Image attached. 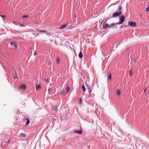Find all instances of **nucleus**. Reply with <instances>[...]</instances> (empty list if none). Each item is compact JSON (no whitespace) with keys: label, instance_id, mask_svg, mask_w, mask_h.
I'll return each mask as SVG.
<instances>
[{"label":"nucleus","instance_id":"5701e85b","mask_svg":"<svg viewBox=\"0 0 149 149\" xmlns=\"http://www.w3.org/2000/svg\"><path fill=\"white\" fill-rule=\"evenodd\" d=\"M82 102V99L81 98H80L79 100V104H81Z\"/></svg>","mask_w":149,"mask_h":149},{"label":"nucleus","instance_id":"c9c22d12","mask_svg":"<svg viewBox=\"0 0 149 149\" xmlns=\"http://www.w3.org/2000/svg\"><path fill=\"white\" fill-rule=\"evenodd\" d=\"M121 26L120 27H121L122 26Z\"/></svg>","mask_w":149,"mask_h":149},{"label":"nucleus","instance_id":"e433bc0d","mask_svg":"<svg viewBox=\"0 0 149 149\" xmlns=\"http://www.w3.org/2000/svg\"><path fill=\"white\" fill-rule=\"evenodd\" d=\"M4 16H2V17H4Z\"/></svg>","mask_w":149,"mask_h":149},{"label":"nucleus","instance_id":"4c0bfd02","mask_svg":"<svg viewBox=\"0 0 149 149\" xmlns=\"http://www.w3.org/2000/svg\"><path fill=\"white\" fill-rule=\"evenodd\" d=\"M76 17V15H75V17Z\"/></svg>","mask_w":149,"mask_h":149},{"label":"nucleus","instance_id":"c756f323","mask_svg":"<svg viewBox=\"0 0 149 149\" xmlns=\"http://www.w3.org/2000/svg\"><path fill=\"white\" fill-rule=\"evenodd\" d=\"M119 9L120 10H121V9H122V7H121V6H120L119 7Z\"/></svg>","mask_w":149,"mask_h":149},{"label":"nucleus","instance_id":"1a4fd4ad","mask_svg":"<svg viewBox=\"0 0 149 149\" xmlns=\"http://www.w3.org/2000/svg\"><path fill=\"white\" fill-rule=\"evenodd\" d=\"M41 88V86L40 84L37 85L36 87V90H39Z\"/></svg>","mask_w":149,"mask_h":149},{"label":"nucleus","instance_id":"473e14b6","mask_svg":"<svg viewBox=\"0 0 149 149\" xmlns=\"http://www.w3.org/2000/svg\"><path fill=\"white\" fill-rule=\"evenodd\" d=\"M85 85H86V86L88 87V85H87V84L86 83L85 84Z\"/></svg>","mask_w":149,"mask_h":149},{"label":"nucleus","instance_id":"20e7f679","mask_svg":"<svg viewBox=\"0 0 149 149\" xmlns=\"http://www.w3.org/2000/svg\"><path fill=\"white\" fill-rule=\"evenodd\" d=\"M10 45L12 46H13L16 48H17V45L14 41L10 40L9 42Z\"/></svg>","mask_w":149,"mask_h":149},{"label":"nucleus","instance_id":"9d476101","mask_svg":"<svg viewBox=\"0 0 149 149\" xmlns=\"http://www.w3.org/2000/svg\"><path fill=\"white\" fill-rule=\"evenodd\" d=\"M66 26V24H64V25H61V26H60L59 27V29H63L65 28Z\"/></svg>","mask_w":149,"mask_h":149},{"label":"nucleus","instance_id":"b1692460","mask_svg":"<svg viewBox=\"0 0 149 149\" xmlns=\"http://www.w3.org/2000/svg\"><path fill=\"white\" fill-rule=\"evenodd\" d=\"M38 31L40 32H43V33H45V32H46V31H42V30H38Z\"/></svg>","mask_w":149,"mask_h":149},{"label":"nucleus","instance_id":"4be33fe9","mask_svg":"<svg viewBox=\"0 0 149 149\" xmlns=\"http://www.w3.org/2000/svg\"><path fill=\"white\" fill-rule=\"evenodd\" d=\"M70 90V88L69 87H68L66 88V91L67 92H68Z\"/></svg>","mask_w":149,"mask_h":149},{"label":"nucleus","instance_id":"4468645a","mask_svg":"<svg viewBox=\"0 0 149 149\" xmlns=\"http://www.w3.org/2000/svg\"><path fill=\"white\" fill-rule=\"evenodd\" d=\"M15 75H14V79H17V76H18L17 74V71L16 70H15Z\"/></svg>","mask_w":149,"mask_h":149},{"label":"nucleus","instance_id":"6e6552de","mask_svg":"<svg viewBox=\"0 0 149 149\" xmlns=\"http://www.w3.org/2000/svg\"><path fill=\"white\" fill-rule=\"evenodd\" d=\"M52 110L53 111H54L56 112L58 110L57 107L56 106L53 107H52Z\"/></svg>","mask_w":149,"mask_h":149},{"label":"nucleus","instance_id":"f3484780","mask_svg":"<svg viewBox=\"0 0 149 149\" xmlns=\"http://www.w3.org/2000/svg\"><path fill=\"white\" fill-rule=\"evenodd\" d=\"M129 74H130V77L132 75V69H130L129 71Z\"/></svg>","mask_w":149,"mask_h":149},{"label":"nucleus","instance_id":"2eb2a0df","mask_svg":"<svg viewBox=\"0 0 149 149\" xmlns=\"http://www.w3.org/2000/svg\"><path fill=\"white\" fill-rule=\"evenodd\" d=\"M79 57L80 58H81L83 57V54L81 52H80L79 54Z\"/></svg>","mask_w":149,"mask_h":149},{"label":"nucleus","instance_id":"9b49d317","mask_svg":"<svg viewBox=\"0 0 149 149\" xmlns=\"http://www.w3.org/2000/svg\"><path fill=\"white\" fill-rule=\"evenodd\" d=\"M81 89L83 90V92H85L86 91V88L84 85H82L81 86Z\"/></svg>","mask_w":149,"mask_h":149},{"label":"nucleus","instance_id":"7c9ffc66","mask_svg":"<svg viewBox=\"0 0 149 149\" xmlns=\"http://www.w3.org/2000/svg\"><path fill=\"white\" fill-rule=\"evenodd\" d=\"M47 34H48V35H49L50 34V33L46 31V32H45Z\"/></svg>","mask_w":149,"mask_h":149},{"label":"nucleus","instance_id":"a211bd4d","mask_svg":"<svg viewBox=\"0 0 149 149\" xmlns=\"http://www.w3.org/2000/svg\"><path fill=\"white\" fill-rule=\"evenodd\" d=\"M108 78L109 79V80H111V73H109V74L108 75Z\"/></svg>","mask_w":149,"mask_h":149},{"label":"nucleus","instance_id":"dca6fc26","mask_svg":"<svg viewBox=\"0 0 149 149\" xmlns=\"http://www.w3.org/2000/svg\"><path fill=\"white\" fill-rule=\"evenodd\" d=\"M25 120H27V122H26V125H28L29 123H30V121H29V119H25Z\"/></svg>","mask_w":149,"mask_h":149},{"label":"nucleus","instance_id":"423d86ee","mask_svg":"<svg viewBox=\"0 0 149 149\" xmlns=\"http://www.w3.org/2000/svg\"><path fill=\"white\" fill-rule=\"evenodd\" d=\"M73 132L74 133H77L79 134H81L82 133L81 130H75L73 131Z\"/></svg>","mask_w":149,"mask_h":149},{"label":"nucleus","instance_id":"0eeeda50","mask_svg":"<svg viewBox=\"0 0 149 149\" xmlns=\"http://www.w3.org/2000/svg\"><path fill=\"white\" fill-rule=\"evenodd\" d=\"M20 88L23 90H24L26 88V85L25 84H22L20 87Z\"/></svg>","mask_w":149,"mask_h":149},{"label":"nucleus","instance_id":"f03ea898","mask_svg":"<svg viewBox=\"0 0 149 149\" xmlns=\"http://www.w3.org/2000/svg\"><path fill=\"white\" fill-rule=\"evenodd\" d=\"M122 13V12L121 10H120L118 12H116L113 15L112 17H115L116 16H118L120 15Z\"/></svg>","mask_w":149,"mask_h":149},{"label":"nucleus","instance_id":"6ab92c4d","mask_svg":"<svg viewBox=\"0 0 149 149\" xmlns=\"http://www.w3.org/2000/svg\"><path fill=\"white\" fill-rule=\"evenodd\" d=\"M88 90L89 93L90 94L92 92V90L90 87L88 88Z\"/></svg>","mask_w":149,"mask_h":149},{"label":"nucleus","instance_id":"7ed1b4c3","mask_svg":"<svg viewBox=\"0 0 149 149\" xmlns=\"http://www.w3.org/2000/svg\"><path fill=\"white\" fill-rule=\"evenodd\" d=\"M125 19V17L123 15H122L119 19L120 22L117 23L116 24H121L124 21Z\"/></svg>","mask_w":149,"mask_h":149},{"label":"nucleus","instance_id":"f8f14e48","mask_svg":"<svg viewBox=\"0 0 149 149\" xmlns=\"http://www.w3.org/2000/svg\"><path fill=\"white\" fill-rule=\"evenodd\" d=\"M20 137H22L23 138H25L26 136L25 134L23 133H22L20 134Z\"/></svg>","mask_w":149,"mask_h":149},{"label":"nucleus","instance_id":"f257e3e1","mask_svg":"<svg viewBox=\"0 0 149 149\" xmlns=\"http://www.w3.org/2000/svg\"><path fill=\"white\" fill-rule=\"evenodd\" d=\"M107 20L105 21V22L103 23V26L104 28H110L114 25L115 24L114 23H112L111 24H108L106 23Z\"/></svg>","mask_w":149,"mask_h":149},{"label":"nucleus","instance_id":"f704fd0d","mask_svg":"<svg viewBox=\"0 0 149 149\" xmlns=\"http://www.w3.org/2000/svg\"><path fill=\"white\" fill-rule=\"evenodd\" d=\"M38 15H36V17H37L38 16Z\"/></svg>","mask_w":149,"mask_h":149},{"label":"nucleus","instance_id":"c85d7f7f","mask_svg":"<svg viewBox=\"0 0 149 149\" xmlns=\"http://www.w3.org/2000/svg\"><path fill=\"white\" fill-rule=\"evenodd\" d=\"M20 25L21 26H22V27H24V26H24V24H20Z\"/></svg>","mask_w":149,"mask_h":149},{"label":"nucleus","instance_id":"393cba45","mask_svg":"<svg viewBox=\"0 0 149 149\" xmlns=\"http://www.w3.org/2000/svg\"><path fill=\"white\" fill-rule=\"evenodd\" d=\"M28 17V16L27 15H25L22 16V18H27Z\"/></svg>","mask_w":149,"mask_h":149},{"label":"nucleus","instance_id":"ddd939ff","mask_svg":"<svg viewBox=\"0 0 149 149\" xmlns=\"http://www.w3.org/2000/svg\"><path fill=\"white\" fill-rule=\"evenodd\" d=\"M116 92L117 93V95L119 96L120 95V91L118 89H117L116 90Z\"/></svg>","mask_w":149,"mask_h":149},{"label":"nucleus","instance_id":"a878e982","mask_svg":"<svg viewBox=\"0 0 149 149\" xmlns=\"http://www.w3.org/2000/svg\"><path fill=\"white\" fill-rule=\"evenodd\" d=\"M146 88L145 86L144 87V88H143V90H144V93L146 92Z\"/></svg>","mask_w":149,"mask_h":149},{"label":"nucleus","instance_id":"2f4dec72","mask_svg":"<svg viewBox=\"0 0 149 149\" xmlns=\"http://www.w3.org/2000/svg\"><path fill=\"white\" fill-rule=\"evenodd\" d=\"M36 52L35 51L34 53V55H35L36 54Z\"/></svg>","mask_w":149,"mask_h":149},{"label":"nucleus","instance_id":"aec40b11","mask_svg":"<svg viewBox=\"0 0 149 149\" xmlns=\"http://www.w3.org/2000/svg\"><path fill=\"white\" fill-rule=\"evenodd\" d=\"M61 95H64L65 94V91H62L61 93Z\"/></svg>","mask_w":149,"mask_h":149},{"label":"nucleus","instance_id":"412c9836","mask_svg":"<svg viewBox=\"0 0 149 149\" xmlns=\"http://www.w3.org/2000/svg\"><path fill=\"white\" fill-rule=\"evenodd\" d=\"M56 63H60V59L59 58H57L56 59Z\"/></svg>","mask_w":149,"mask_h":149},{"label":"nucleus","instance_id":"bb28decb","mask_svg":"<svg viewBox=\"0 0 149 149\" xmlns=\"http://www.w3.org/2000/svg\"><path fill=\"white\" fill-rule=\"evenodd\" d=\"M146 11H149V7L146 8Z\"/></svg>","mask_w":149,"mask_h":149},{"label":"nucleus","instance_id":"72a5a7b5","mask_svg":"<svg viewBox=\"0 0 149 149\" xmlns=\"http://www.w3.org/2000/svg\"><path fill=\"white\" fill-rule=\"evenodd\" d=\"M50 90V88H49L48 89V91H49Z\"/></svg>","mask_w":149,"mask_h":149},{"label":"nucleus","instance_id":"cd10ccee","mask_svg":"<svg viewBox=\"0 0 149 149\" xmlns=\"http://www.w3.org/2000/svg\"><path fill=\"white\" fill-rule=\"evenodd\" d=\"M48 64L49 65H51L52 64V62L51 61H49L48 63Z\"/></svg>","mask_w":149,"mask_h":149},{"label":"nucleus","instance_id":"39448f33","mask_svg":"<svg viewBox=\"0 0 149 149\" xmlns=\"http://www.w3.org/2000/svg\"><path fill=\"white\" fill-rule=\"evenodd\" d=\"M128 24L130 26L132 27H135L136 26V24L134 22L129 21L128 22Z\"/></svg>","mask_w":149,"mask_h":149}]
</instances>
